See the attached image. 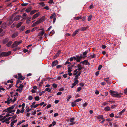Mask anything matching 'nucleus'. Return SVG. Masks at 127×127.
I'll return each mask as SVG.
<instances>
[{
    "instance_id": "obj_45",
    "label": "nucleus",
    "mask_w": 127,
    "mask_h": 127,
    "mask_svg": "<svg viewBox=\"0 0 127 127\" xmlns=\"http://www.w3.org/2000/svg\"><path fill=\"white\" fill-rule=\"evenodd\" d=\"M73 60V58L72 57H71L70 58L67 59V61H70V62H72Z\"/></svg>"
},
{
    "instance_id": "obj_47",
    "label": "nucleus",
    "mask_w": 127,
    "mask_h": 127,
    "mask_svg": "<svg viewBox=\"0 0 127 127\" xmlns=\"http://www.w3.org/2000/svg\"><path fill=\"white\" fill-rule=\"evenodd\" d=\"M31 11L30 9L27 8L25 10V11L26 12L28 13L30 12Z\"/></svg>"
},
{
    "instance_id": "obj_10",
    "label": "nucleus",
    "mask_w": 127,
    "mask_h": 127,
    "mask_svg": "<svg viewBox=\"0 0 127 127\" xmlns=\"http://www.w3.org/2000/svg\"><path fill=\"white\" fill-rule=\"evenodd\" d=\"M18 33L17 32H16L14 33L12 35V38H14L18 36Z\"/></svg>"
},
{
    "instance_id": "obj_17",
    "label": "nucleus",
    "mask_w": 127,
    "mask_h": 127,
    "mask_svg": "<svg viewBox=\"0 0 127 127\" xmlns=\"http://www.w3.org/2000/svg\"><path fill=\"white\" fill-rule=\"evenodd\" d=\"M88 28V27H82L79 30L82 31H85Z\"/></svg>"
},
{
    "instance_id": "obj_14",
    "label": "nucleus",
    "mask_w": 127,
    "mask_h": 127,
    "mask_svg": "<svg viewBox=\"0 0 127 127\" xmlns=\"http://www.w3.org/2000/svg\"><path fill=\"white\" fill-rule=\"evenodd\" d=\"M39 22L38 21H36L34 23H33L32 25V27H33L36 25H37L39 24Z\"/></svg>"
},
{
    "instance_id": "obj_63",
    "label": "nucleus",
    "mask_w": 127,
    "mask_h": 127,
    "mask_svg": "<svg viewBox=\"0 0 127 127\" xmlns=\"http://www.w3.org/2000/svg\"><path fill=\"white\" fill-rule=\"evenodd\" d=\"M74 83L76 85L79 83V81L78 80H76L75 81H74Z\"/></svg>"
},
{
    "instance_id": "obj_30",
    "label": "nucleus",
    "mask_w": 127,
    "mask_h": 127,
    "mask_svg": "<svg viewBox=\"0 0 127 127\" xmlns=\"http://www.w3.org/2000/svg\"><path fill=\"white\" fill-rule=\"evenodd\" d=\"M61 52L60 51H59L55 55L56 57H58L59 56L60 54L61 53Z\"/></svg>"
},
{
    "instance_id": "obj_22",
    "label": "nucleus",
    "mask_w": 127,
    "mask_h": 127,
    "mask_svg": "<svg viewBox=\"0 0 127 127\" xmlns=\"http://www.w3.org/2000/svg\"><path fill=\"white\" fill-rule=\"evenodd\" d=\"M25 105V103H24L22 104V109L20 111H24V108Z\"/></svg>"
},
{
    "instance_id": "obj_36",
    "label": "nucleus",
    "mask_w": 127,
    "mask_h": 127,
    "mask_svg": "<svg viewBox=\"0 0 127 127\" xmlns=\"http://www.w3.org/2000/svg\"><path fill=\"white\" fill-rule=\"evenodd\" d=\"M16 105V104H14L12 106L9 107V108H10V110H11L13 109L14 108L15 106Z\"/></svg>"
},
{
    "instance_id": "obj_8",
    "label": "nucleus",
    "mask_w": 127,
    "mask_h": 127,
    "mask_svg": "<svg viewBox=\"0 0 127 127\" xmlns=\"http://www.w3.org/2000/svg\"><path fill=\"white\" fill-rule=\"evenodd\" d=\"M81 63H82L84 65L85 63L87 65H90V63L88 62L87 60H85L81 62Z\"/></svg>"
},
{
    "instance_id": "obj_41",
    "label": "nucleus",
    "mask_w": 127,
    "mask_h": 127,
    "mask_svg": "<svg viewBox=\"0 0 127 127\" xmlns=\"http://www.w3.org/2000/svg\"><path fill=\"white\" fill-rule=\"evenodd\" d=\"M81 100H82V99L81 98L78 99H77L75 100L74 102L75 103H76V102H78L79 101H81Z\"/></svg>"
},
{
    "instance_id": "obj_64",
    "label": "nucleus",
    "mask_w": 127,
    "mask_h": 127,
    "mask_svg": "<svg viewBox=\"0 0 127 127\" xmlns=\"http://www.w3.org/2000/svg\"><path fill=\"white\" fill-rule=\"evenodd\" d=\"M124 93L125 94H127V88L126 89L124 90Z\"/></svg>"
},
{
    "instance_id": "obj_24",
    "label": "nucleus",
    "mask_w": 127,
    "mask_h": 127,
    "mask_svg": "<svg viewBox=\"0 0 127 127\" xmlns=\"http://www.w3.org/2000/svg\"><path fill=\"white\" fill-rule=\"evenodd\" d=\"M37 10H32V11L30 13V14L31 15H32V14H34L35 13V12H37Z\"/></svg>"
},
{
    "instance_id": "obj_51",
    "label": "nucleus",
    "mask_w": 127,
    "mask_h": 127,
    "mask_svg": "<svg viewBox=\"0 0 127 127\" xmlns=\"http://www.w3.org/2000/svg\"><path fill=\"white\" fill-rule=\"evenodd\" d=\"M52 86L54 88H56L57 87V85L55 83H54L52 84Z\"/></svg>"
},
{
    "instance_id": "obj_49",
    "label": "nucleus",
    "mask_w": 127,
    "mask_h": 127,
    "mask_svg": "<svg viewBox=\"0 0 127 127\" xmlns=\"http://www.w3.org/2000/svg\"><path fill=\"white\" fill-rule=\"evenodd\" d=\"M82 17H75V19L77 20H79L80 19H82Z\"/></svg>"
},
{
    "instance_id": "obj_4",
    "label": "nucleus",
    "mask_w": 127,
    "mask_h": 127,
    "mask_svg": "<svg viewBox=\"0 0 127 127\" xmlns=\"http://www.w3.org/2000/svg\"><path fill=\"white\" fill-rule=\"evenodd\" d=\"M45 20V17L44 16H43L41 17L38 20L39 23L43 22Z\"/></svg>"
},
{
    "instance_id": "obj_52",
    "label": "nucleus",
    "mask_w": 127,
    "mask_h": 127,
    "mask_svg": "<svg viewBox=\"0 0 127 127\" xmlns=\"http://www.w3.org/2000/svg\"><path fill=\"white\" fill-rule=\"evenodd\" d=\"M43 8L44 9H46L47 10H48L49 9V8L47 6H45Z\"/></svg>"
},
{
    "instance_id": "obj_35",
    "label": "nucleus",
    "mask_w": 127,
    "mask_h": 127,
    "mask_svg": "<svg viewBox=\"0 0 127 127\" xmlns=\"http://www.w3.org/2000/svg\"><path fill=\"white\" fill-rule=\"evenodd\" d=\"M44 3H45L44 2H42L39 3V4L40 5H42V7H43L45 5V4Z\"/></svg>"
},
{
    "instance_id": "obj_62",
    "label": "nucleus",
    "mask_w": 127,
    "mask_h": 127,
    "mask_svg": "<svg viewBox=\"0 0 127 127\" xmlns=\"http://www.w3.org/2000/svg\"><path fill=\"white\" fill-rule=\"evenodd\" d=\"M106 47V46L104 45H103L101 47L103 49H105Z\"/></svg>"
},
{
    "instance_id": "obj_18",
    "label": "nucleus",
    "mask_w": 127,
    "mask_h": 127,
    "mask_svg": "<svg viewBox=\"0 0 127 127\" xmlns=\"http://www.w3.org/2000/svg\"><path fill=\"white\" fill-rule=\"evenodd\" d=\"M76 63H74L73 64H71L70 67H68L67 68V69L70 70H72L73 67H74V66L75 65V64H76Z\"/></svg>"
},
{
    "instance_id": "obj_15",
    "label": "nucleus",
    "mask_w": 127,
    "mask_h": 127,
    "mask_svg": "<svg viewBox=\"0 0 127 127\" xmlns=\"http://www.w3.org/2000/svg\"><path fill=\"white\" fill-rule=\"evenodd\" d=\"M76 62H80L81 59L80 57H79V56L78 55H76Z\"/></svg>"
},
{
    "instance_id": "obj_6",
    "label": "nucleus",
    "mask_w": 127,
    "mask_h": 127,
    "mask_svg": "<svg viewBox=\"0 0 127 127\" xmlns=\"http://www.w3.org/2000/svg\"><path fill=\"white\" fill-rule=\"evenodd\" d=\"M9 40V39L8 38H5L3 39L2 41L3 44H5L8 42Z\"/></svg>"
},
{
    "instance_id": "obj_11",
    "label": "nucleus",
    "mask_w": 127,
    "mask_h": 127,
    "mask_svg": "<svg viewBox=\"0 0 127 127\" xmlns=\"http://www.w3.org/2000/svg\"><path fill=\"white\" fill-rule=\"evenodd\" d=\"M21 16L20 15H18L16 16L14 18V20L17 21L19 20L21 17Z\"/></svg>"
},
{
    "instance_id": "obj_50",
    "label": "nucleus",
    "mask_w": 127,
    "mask_h": 127,
    "mask_svg": "<svg viewBox=\"0 0 127 127\" xmlns=\"http://www.w3.org/2000/svg\"><path fill=\"white\" fill-rule=\"evenodd\" d=\"M102 67V65H99L98 68V69L99 70H100Z\"/></svg>"
},
{
    "instance_id": "obj_37",
    "label": "nucleus",
    "mask_w": 127,
    "mask_h": 127,
    "mask_svg": "<svg viewBox=\"0 0 127 127\" xmlns=\"http://www.w3.org/2000/svg\"><path fill=\"white\" fill-rule=\"evenodd\" d=\"M25 27H23L19 29V30L21 31H22L25 29Z\"/></svg>"
},
{
    "instance_id": "obj_39",
    "label": "nucleus",
    "mask_w": 127,
    "mask_h": 127,
    "mask_svg": "<svg viewBox=\"0 0 127 127\" xmlns=\"http://www.w3.org/2000/svg\"><path fill=\"white\" fill-rule=\"evenodd\" d=\"M69 61H67H67L64 64L65 65L67 64H71V63L70 62H68Z\"/></svg>"
},
{
    "instance_id": "obj_42",
    "label": "nucleus",
    "mask_w": 127,
    "mask_h": 127,
    "mask_svg": "<svg viewBox=\"0 0 127 127\" xmlns=\"http://www.w3.org/2000/svg\"><path fill=\"white\" fill-rule=\"evenodd\" d=\"M92 17V16L91 15L89 16L88 17V21H90L91 20Z\"/></svg>"
},
{
    "instance_id": "obj_20",
    "label": "nucleus",
    "mask_w": 127,
    "mask_h": 127,
    "mask_svg": "<svg viewBox=\"0 0 127 127\" xmlns=\"http://www.w3.org/2000/svg\"><path fill=\"white\" fill-rule=\"evenodd\" d=\"M72 71V70L68 69V75L69 76H71L72 75V73H71Z\"/></svg>"
},
{
    "instance_id": "obj_25",
    "label": "nucleus",
    "mask_w": 127,
    "mask_h": 127,
    "mask_svg": "<svg viewBox=\"0 0 127 127\" xmlns=\"http://www.w3.org/2000/svg\"><path fill=\"white\" fill-rule=\"evenodd\" d=\"M88 53L87 51H86L83 53V55L84 56V57L85 58L86 57V55Z\"/></svg>"
},
{
    "instance_id": "obj_13",
    "label": "nucleus",
    "mask_w": 127,
    "mask_h": 127,
    "mask_svg": "<svg viewBox=\"0 0 127 127\" xmlns=\"http://www.w3.org/2000/svg\"><path fill=\"white\" fill-rule=\"evenodd\" d=\"M97 118L99 120V121H100L101 120L103 119V118L102 115H99L98 116Z\"/></svg>"
},
{
    "instance_id": "obj_26",
    "label": "nucleus",
    "mask_w": 127,
    "mask_h": 127,
    "mask_svg": "<svg viewBox=\"0 0 127 127\" xmlns=\"http://www.w3.org/2000/svg\"><path fill=\"white\" fill-rule=\"evenodd\" d=\"M9 108V107L6 110H3L2 111H15V110H11Z\"/></svg>"
},
{
    "instance_id": "obj_46",
    "label": "nucleus",
    "mask_w": 127,
    "mask_h": 127,
    "mask_svg": "<svg viewBox=\"0 0 127 127\" xmlns=\"http://www.w3.org/2000/svg\"><path fill=\"white\" fill-rule=\"evenodd\" d=\"M48 3L52 4V3H54V2H53V0H50L48 2Z\"/></svg>"
},
{
    "instance_id": "obj_28",
    "label": "nucleus",
    "mask_w": 127,
    "mask_h": 127,
    "mask_svg": "<svg viewBox=\"0 0 127 127\" xmlns=\"http://www.w3.org/2000/svg\"><path fill=\"white\" fill-rule=\"evenodd\" d=\"M18 75L19 76L18 78V79H21L23 77V76L21 75V73H18Z\"/></svg>"
},
{
    "instance_id": "obj_23",
    "label": "nucleus",
    "mask_w": 127,
    "mask_h": 127,
    "mask_svg": "<svg viewBox=\"0 0 127 127\" xmlns=\"http://www.w3.org/2000/svg\"><path fill=\"white\" fill-rule=\"evenodd\" d=\"M9 112V113H8V114L6 115V116H7V117L9 116H11L13 115L14 114V113H12V115H10V113H11L12 112Z\"/></svg>"
},
{
    "instance_id": "obj_2",
    "label": "nucleus",
    "mask_w": 127,
    "mask_h": 127,
    "mask_svg": "<svg viewBox=\"0 0 127 127\" xmlns=\"http://www.w3.org/2000/svg\"><path fill=\"white\" fill-rule=\"evenodd\" d=\"M11 53V52L10 51L7 52H2L0 54V57L1 58L3 57L8 56L10 55Z\"/></svg>"
},
{
    "instance_id": "obj_57",
    "label": "nucleus",
    "mask_w": 127,
    "mask_h": 127,
    "mask_svg": "<svg viewBox=\"0 0 127 127\" xmlns=\"http://www.w3.org/2000/svg\"><path fill=\"white\" fill-rule=\"evenodd\" d=\"M74 120V118H71L70 119V121L71 122H73V121Z\"/></svg>"
},
{
    "instance_id": "obj_40",
    "label": "nucleus",
    "mask_w": 127,
    "mask_h": 127,
    "mask_svg": "<svg viewBox=\"0 0 127 127\" xmlns=\"http://www.w3.org/2000/svg\"><path fill=\"white\" fill-rule=\"evenodd\" d=\"M34 99H35V100L36 101H38L39 100V97L38 96H37L36 97H35V98Z\"/></svg>"
},
{
    "instance_id": "obj_5",
    "label": "nucleus",
    "mask_w": 127,
    "mask_h": 127,
    "mask_svg": "<svg viewBox=\"0 0 127 127\" xmlns=\"http://www.w3.org/2000/svg\"><path fill=\"white\" fill-rule=\"evenodd\" d=\"M58 64V61L57 60L54 61L52 62V66L53 67L57 65Z\"/></svg>"
},
{
    "instance_id": "obj_59",
    "label": "nucleus",
    "mask_w": 127,
    "mask_h": 127,
    "mask_svg": "<svg viewBox=\"0 0 127 127\" xmlns=\"http://www.w3.org/2000/svg\"><path fill=\"white\" fill-rule=\"evenodd\" d=\"M99 71H98L95 72V74L96 76H98V75L99 74Z\"/></svg>"
},
{
    "instance_id": "obj_7",
    "label": "nucleus",
    "mask_w": 127,
    "mask_h": 127,
    "mask_svg": "<svg viewBox=\"0 0 127 127\" xmlns=\"http://www.w3.org/2000/svg\"><path fill=\"white\" fill-rule=\"evenodd\" d=\"M39 12H38L34 15L32 18V20H33L37 17L39 15Z\"/></svg>"
},
{
    "instance_id": "obj_48",
    "label": "nucleus",
    "mask_w": 127,
    "mask_h": 127,
    "mask_svg": "<svg viewBox=\"0 0 127 127\" xmlns=\"http://www.w3.org/2000/svg\"><path fill=\"white\" fill-rule=\"evenodd\" d=\"M45 92V91H43L42 92H39V95L40 96H41L42 95V93Z\"/></svg>"
},
{
    "instance_id": "obj_9",
    "label": "nucleus",
    "mask_w": 127,
    "mask_h": 127,
    "mask_svg": "<svg viewBox=\"0 0 127 127\" xmlns=\"http://www.w3.org/2000/svg\"><path fill=\"white\" fill-rule=\"evenodd\" d=\"M7 26V24L6 22L2 23L0 27L1 28L5 29Z\"/></svg>"
},
{
    "instance_id": "obj_58",
    "label": "nucleus",
    "mask_w": 127,
    "mask_h": 127,
    "mask_svg": "<svg viewBox=\"0 0 127 127\" xmlns=\"http://www.w3.org/2000/svg\"><path fill=\"white\" fill-rule=\"evenodd\" d=\"M96 56V55L95 54H94L93 55H91L90 56V57H91L92 58H95Z\"/></svg>"
},
{
    "instance_id": "obj_60",
    "label": "nucleus",
    "mask_w": 127,
    "mask_h": 127,
    "mask_svg": "<svg viewBox=\"0 0 127 127\" xmlns=\"http://www.w3.org/2000/svg\"><path fill=\"white\" fill-rule=\"evenodd\" d=\"M22 82V81H20V80H18L16 82V85H17L19 83H21Z\"/></svg>"
},
{
    "instance_id": "obj_33",
    "label": "nucleus",
    "mask_w": 127,
    "mask_h": 127,
    "mask_svg": "<svg viewBox=\"0 0 127 127\" xmlns=\"http://www.w3.org/2000/svg\"><path fill=\"white\" fill-rule=\"evenodd\" d=\"M23 90V89L22 88H20V89H17L16 90V91L17 92L19 91L20 93H21V92H22V90Z\"/></svg>"
},
{
    "instance_id": "obj_43",
    "label": "nucleus",
    "mask_w": 127,
    "mask_h": 127,
    "mask_svg": "<svg viewBox=\"0 0 127 127\" xmlns=\"http://www.w3.org/2000/svg\"><path fill=\"white\" fill-rule=\"evenodd\" d=\"M110 108L109 107L107 106L105 107L104 109L105 111H108L109 110Z\"/></svg>"
},
{
    "instance_id": "obj_38",
    "label": "nucleus",
    "mask_w": 127,
    "mask_h": 127,
    "mask_svg": "<svg viewBox=\"0 0 127 127\" xmlns=\"http://www.w3.org/2000/svg\"><path fill=\"white\" fill-rule=\"evenodd\" d=\"M20 84V86L18 87V88H22L23 90V88L24 87V85L22 84Z\"/></svg>"
},
{
    "instance_id": "obj_12",
    "label": "nucleus",
    "mask_w": 127,
    "mask_h": 127,
    "mask_svg": "<svg viewBox=\"0 0 127 127\" xmlns=\"http://www.w3.org/2000/svg\"><path fill=\"white\" fill-rule=\"evenodd\" d=\"M79 30V29H77L75 31L73 32V34H72V36L73 37H74L75 36V35L77 33Z\"/></svg>"
},
{
    "instance_id": "obj_3",
    "label": "nucleus",
    "mask_w": 127,
    "mask_h": 127,
    "mask_svg": "<svg viewBox=\"0 0 127 127\" xmlns=\"http://www.w3.org/2000/svg\"><path fill=\"white\" fill-rule=\"evenodd\" d=\"M22 42V41L21 40L19 41H15L14 42L13 44L12 45V48H13L15 46L17 47L19 44L21 43Z\"/></svg>"
},
{
    "instance_id": "obj_32",
    "label": "nucleus",
    "mask_w": 127,
    "mask_h": 127,
    "mask_svg": "<svg viewBox=\"0 0 127 127\" xmlns=\"http://www.w3.org/2000/svg\"><path fill=\"white\" fill-rule=\"evenodd\" d=\"M10 101H11V102H14L15 101L16 99V98H15V97H14V99L13 100L12 99V98H10Z\"/></svg>"
},
{
    "instance_id": "obj_34",
    "label": "nucleus",
    "mask_w": 127,
    "mask_h": 127,
    "mask_svg": "<svg viewBox=\"0 0 127 127\" xmlns=\"http://www.w3.org/2000/svg\"><path fill=\"white\" fill-rule=\"evenodd\" d=\"M44 33V31L40 32L39 33V34L40 35H42Z\"/></svg>"
},
{
    "instance_id": "obj_19",
    "label": "nucleus",
    "mask_w": 127,
    "mask_h": 127,
    "mask_svg": "<svg viewBox=\"0 0 127 127\" xmlns=\"http://www.w3.org/2000/svg\"><path fill=\"white\" fill-rule=\"evenodd\" d=\"M12 43V42L11 41H9L7 44H6V45L8 47H10L11 44Z\"/></svg>"
},
{
    "instance_id": "obj_31",
    "label": "nucleus",
    "mask_w": 127,
    "mask_h": 127,
    "mask_svg": "<svg viewBox=\"0 0 127 127\" xmlns=\"http://www.w3.org/2000/svg\"><path fill=\"white\" fill-rule=\"evenodd\" d=\"M109 77H107L106 78H105L104 80L105 81H106L107 83L109 84L108 82L109 81Z\"/></svg>"
},
{
    "instance_id": "obj_1",
    "label": "nucleus",
    "mask_w": 127,
    "mask_h": 127,
    "mask_svg": "<svg viewBox=\"0 0 127 127\" xmlns=\"http://www.w3.org/2000/svg\"><path fill=\"white\" fill-rule=\"evenodd\" d=\"M109 92L110 93L111 95L115 97H121V95H123L122 93H118L117 92H116L112 90L110 91Z\"/></svg>"
},
{
    "instance_id": "obj_56",
    "label": "nucleus",
    "mask_w": 127,
    "mask_h": 127,
    "mask_svg": "<svg viewBox=\"0 0 127 127\" xmlns=\"http://www.w3.org/2000/svg\"><path fill=\"white\" fill-rule=\"evenodd\" d=\"M79 76L77 75H76V76H75V78L74 79V80H77V79H78V77Z\"/></svg>"
},
{
    "instance_id": "obj_53",
    "label": "nucleus",
    "mask_w": 127,
    "mask_h": 127,
    "mask_svg": "<svg viewBox=\"0 0 127 127\" xmlns=\"http://www.w3.org/2000/svg\"><path fill=\"white\" fill-rule=\"evenodd\" d=\"M28 98L29 100H31L33 99V97L32 96H29Z\"/></svg>"
},
{
    "instance_id": "obj_61",
    "label": "nucleus",
    "mask_w": 127,
    "mask_h": 127,
    "mask_svg": "<svg viewBox=\"0 0 127 127\" xmlns=\"http://www.w3.org/2000/svg\"><path fill=\"white\" fill-rule=\"evenodd\" d=\"M30 30H27L25 32V33L27 34L29 33L30 32Z\"/></svg>"
},
{
    "instance_id": "obj_55",
    "label": "nucleus",
    "mask_w": 127,
    "mask_h": 127,
    "mask_svg": "<svg viewBox=\"0 0 127 127\" xmlns=\"http://www.w3.org/2000/svg\"><path fill=\"white\" fill-rule=\"evenodd\" d=\"M82 63H81V62L80 63L78 64L77 66V67H82V65L81 64Z\"/></svg>"
},
{
    "instance_id": "obj_44",
    "label": "nucleus",
    "mask_w": 127,
    "mask_h": 127,
    "mask_svg": "<svg viewBox=\"0 0 127 127\" xmlns=\"http://www.w3.org/2000/svg\"><path fill=\"white\" fill-rule=\"evenodd\" d=\"M88 104V103L86 102H85L83 104V107H86L87 106V105Z\"/></svg>"
},
{
    "instance_id": "obj_54",
    "label": "nucleus",
    "mask_w": 127,
    "mask_h": 127,
    "mask_svg": "<svg viewBox=\"0 0 127 127\" xmlns=\"http://www.w3.org/2000/svg\"><path fill=\"white\" fill-rule=\"evenodd\" d=\"M81 89H82V88L81 87H78L77 88V92H79L80 91V90H81Z\"/></svg>"
},
{
    "instance_id": "obj_21",
    "label": "nucleus",
    "mask_w": 127,
    "mask_h": 127,
    "mask_svg": "<svg viewBox=\"0 0 127 127\" xmlns=\"http://www.w3.org/2000/svg\"><path fill=\"white\" fill-rule=\"evenodd\" d=\"M55 33V31L54 30H52L49 34V36H51L53 34Z\"/></svg>"
},
{
    "instance_id": "obj_27",
    "label": "nucleus",
    "mask_w": 127,
    "mask_h": 127,
    "mask_svg": "<svg viewBox=\"0 0 127 127\" xmlns=\"http://www.w3.org/2000/svg\"><path fill=\"white\" fill-rule=\"evenodd\" d=\"M23 23L22 22H20L18 23L17 26V28H19L22 24Z\"/></svg>"
},
{
    "instance_id": "obj_29",
    "label": "nucleus",
    "mask_w": 127,
    "mask_h": 127,
    "mask_svg": "<svg viewBox=\"0 0 127 127\" xmlns=\"http://www.w3.org/2000/svg\"><path fill=\"white\" fill-rule=\"evenodd\" d=\"M27 14L26 13H24L23 14V15L22 16H21V18H23V19L24 20H25L26 19V18H24V17H26V15H27Z\"/></svg>"
},
{
    "instance_id": "obj_16",
    "label": "nucleus",
    "mask_w": 127,
    "mask_h": 127,
    "mask_svg": "<svg viewBox=\"0 0 127 127\" xmlns=\"http://www.w3.org/2000/svg\"><path fill=\"white\" fill-rule=\"evenodd\" d=\"M56 16V14L55 13H53L52 14H51V16L50 17V19H52V18H53L55 16V17Z\"/></svg>"
}]
</instances>
